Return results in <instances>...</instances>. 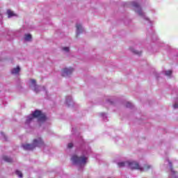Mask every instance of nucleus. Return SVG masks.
<instances>
[{
  "mask_svg": "<svg viewBox=\"0 0 178 178\" xmlns=\"http://www.w3.org/2000/svg\"><path fill=\"white\" fill-rule=\"evenodd\" d=\"M3 159L4 161H7V163H12L13 161L11 157H8V156H3Z\"/></svg>",
  "mask_w": 178,
  "mask_h": 178,
  "instance_id": "4468645a",
  "label": "nucleus"
},
{
  "mask_svg": "<svg viewBox=\"0 0 178 178\" xmlns=\"http://www.w3.org/2000/svg\"><path fill=\"white\" fill-rule=\"evenodd\" d=\"M124 7H131L134 9L136 13L138 15V16H140V17L143 18V22L145 24H147L150 26H153L152 20H151L149 17H147L146 13H144L143 8H141V6H140V4H138L137 1H128L127 3H124Z\"/></svg>",
  "mask_w": 178,
  "mask_h": 178,
  "instance_id": "f257e3e1",
  "label": "nucleus"
},
{
  "mask_svg": "<svg viewBox=\"0 0 178 178\" xmlns=\"http://www.w3.org/2000/svg\"><path fill=\"white\" fill-rule=\"evenodd\" d=\"M73 131H74V129H72V132H73Z\"/></svg>",
  "mask_w": 178,
  "mask_h": 178,
  "instance_id": "393cba45",
  "label": "nucleus"
},
{
  "mask_svg": "<svg viewBox=\"0 0 178 178\" xmlns=\"http://www.w3.org/2000/svg\"><path fill=\"white\" fill-rule=\"evenodd\" d=\"M31 38H32L31 34H25V35H24V40H25L26 41H31Z\"/></svg>",
  "mask_w": 178,
  "mask_h": 178,
  "instance_id": "2eb2a0df",
  "label": "nucleus"
},
{
  "mask_svg": "<svg viewBox=\"0 0 178 178\" xmlns=\"http://www.w3.org/2000/svg\"><path fill=\"white\" fill-rule=\"evenodd\" d=\"M168 163L169 164L170 169V178H178V174L172 168V163H171V161H170V160H168Z\"/></svg>",
  "mask_w": 178,
  "mask_h": 178,
  "instance_id": "6e6552de",
  "label": "nucleus"
},
{
  "mask_svg": "<svg viewBox=\"0 0 178 178\" xmlns=\"http://www.w3.org/2000/svg\"><path fill=\"white\" fill-rule=\"evenodd\" d=\"M130 51L135 54L136 55H141L143 54V51H138L137 49H135L134 47H130Z\"/></svg>",
  "mask_w": 178,
  "mask_h": 178,
  "instance_id": "f8f14e48",
  "label": "nucleus"
},
{
  "mask_svg": "<svg viewBox=\"0 0 178 178\" xmlns=\"http://www.w3.org/2000/svg\"><path fill=\"white\" fill-rule=\"evenodd\" d=\"M134 104H132V103H131V102H126V106L127 107H133Z\"/></svg>",
  "mask_w": 178,
  "mask_h": 178,
  "instance_id": "aec40b11",
  "label": "nucleus"
},
{
  "mask_svg": "<svg viewBox=\"0 0 178 178\" xmlns=\"http://www.w3.org/2000/svg\"><path fill=\"white\" fill-rule=\"evenodd\" d=\"M65 104L69 107L74 105V102L72 99V96H66L65 97Z\"/></svg>",
  "mask_w": 178,
  "mask_h": 178,
  "instance_id": "9d476101",
  "label": "nucleus"
},
{
  "mask_svg": "<svg viewBox=\"0 0 178 178\" xmlns=\"http://www.w3.org/2000/svg\"><path fill=\"white\" fill-rule=\"evenodd\" d=\"M76 35H79V34H81L84 31V28L82 23L77 22L76 24Z\"/></svg>",
  "mask_w": 178,
  "mask_h": 178,
  "instance_id": "1a4fd4ad",
  "label": "nucleus"
},
{
  "mask_svg": "<svg viewBox=\"0 0 178 178\" xmlns=\"http://www.w3.org/2000/svg\"><path fill=\"white\" fill-rule=\"evenodd\" d=\"M22 147L24 150H33V149H35V147H43V149H44V147H46V145L42 138L38 136V138L33 139L31 144L23 143Z\"/></svg>",
  "mask_w": 178,
  "mask_h": 178,
  "instance_id": "39448f33",
  "label": "nucleus"
},
{
  "mask_svg": "<svg viewBox=\"0 0 178 178\" xmlns=\"http://www.w3.org/2000/svg\"><path fill=\"white\" fill-rule=\"evenodd\" d=\"M73 146H74L73 143H68V145H67V147L69 148H72V147H73Z\"/></svg>",
  "mask_w": 178,
  "mask_h": 178,
  "instance_id": "5701e85b",
  "label": "nucleus"
},
{
  "mask_svg": "<svg viewBox=\"0 0 178 178\" xmlns=\"http://www.w3.org/2000/svg\"><path fill=\"white\" fill-rule=\"evenodd\" d=\"M35 118L38 119L40 125H42V124L46 121L47 117L44 113H42L41 110H35L31 114L26 117L25 124L29 125L31 122H33Z\"/></svg>",
  "mask_w": 178,
  "mask_h": 178,
  "instance_id": "7ed1b4c3",
  "label": "nucleus"
},
{
  "mask_svg": "<svg viewBox=\"0 0 178 178\" xmlns=\"http://www.w3.org/2000/svg\"><path fill=\"white\" fill-rule=\"evenodd\" d=\"M20 70H21V69H20L19 66H17V67H14L13 69H12L11 74H14V75H18V74H19Z\"/></svg>",
  "mask_w": 178,
  "mask_h": 178,
  "instance_id": "9b49d317",
  "label": "nucleus"
},
{
  "mask_svg": "<svg viewBox=\"0 0 178 178\" xmlns=\"http://www.w3.org/2000/svg\"><path fill=\"white\" fill-rule=\"evenodd\" d=\"M173 108H178V103H175V104H173Z\"/></svg>",
  "mask_w": 178,
  "mask_h": 178,
  "instance_id": "4be33fe9",
  "label": "nucleus"
},
{
  "mask_svg": "<svg viewBox=\"0 0 178 178\" xmlns=\"http://www.w3.org/2000/svg\"><path fill=\"white\" fill-rule=\"evenodd\" d=\"M118 167H128L131 170H140V171H148L150 168H152V165L149 164H145L144 167H140L137 161H122L118 163Z\"/></svg>",
  "mask_w": 178,
  "mask_h": 178,
  "instance_id": "20e7f679",
  "label": "nucleus"
},
{
  "mask_svg": "<svg viewBox=\"0 0 178 178\" xmlns=\"http://www.w3.org/2000/svg\"><path fill=\"white\" fill-rule=\"evenodd\" d=\"M172 70H166L165 71V76H168V77H170L172 76Z\"/></svg>",
  "mask_w": 178,
  "mask_h": 178,
  "instance_id": "a211bd4d",
  "label": "nucleus"
},
{
  "mask_svg": "<svg viewBox=\"0 0 178 178\" xmlns=\"http://www.w3.org/2000/svg\"><path fill=\"white\" fill-rule=\"evenodd\" d=\"M62 50L63 51V52H65V53L70 52L69 47H63Z\"/></svg>",
  "mask_w": 178,
  "mask_h": 178,
  "instance_id": "f3484780",
  "label": "nucleus"
},
{
  "mask_svg": "<svg viewBox=\"0 0 178 178\" xmlns=\"http://www.w3.org/2000/svg\"><path fill=\"white\" fill-rule=\"evenodd\" d=\"M29 87L36 93L40 92V91H44L45 94H47V91L45 87H41L40 86H38L36 84L35 80L34 79L29 80Z\"/></svg>",
  "mask_w": 178,
  "mask_h": 178,
  "instance_id": "423d86ee",
  "label": "nucleus"
},
{
  "mask_svg": "<svg viewBox=\"0 0 178 178\" xmlns=\"http://www.w3.org/2000/svg\"><path fill=\"white\" fill-rule=\"evenodd\" d=\"M92 153L91 147L90 146H86L83 150L82 156L79 157L76 154H74L71 158V161L75 165H79L80 167H84L87 163L88 156Z\"/></svg>",
  "mask_w": 178,
  "mask_h": 178,
  "instance_id": "f03ea898",
  "label": "nucleus"
},
{
  "mask_svg": "<svg viewBox=\"0 0 178 178\" xmlns=\"http://www.w3.org/2000/svg\"><path fill=\"white\" fill-rule=\"evenodd\" d=\"M7 14H8V17H13V16H17V14H15V13H13V11H11V10H8Z\"/></svg>",
  "mask_w": 178,
  "mask_h": 178,
  "instance_id": "ddd939ff",
  "label": "nucleus"
},
{
  "mask_svg": "<svg viewBox=\"0 0 178 178\" xmlns=\"http://www.w3.org/2000/svg\"><path fill=\"white\" fill-rule=\"evenodd\" d=\"M74 72V68L72 67H64L61 72L62 76L63 77H70L72 76V73Z\"/></svg>",
  "mask_w": 178,
  "mask_h": 178,
  "instance_id": "0eeeda50",
  "label": "nucleus"
},
{
  "mask_svg": "<svg viewBox=\"0 0 178 178\" xmlns=\"http://www.w3.org/2000/svg\"><path fill=\"white\" fill-rule=\"evenodd\" d=\"M2 136H3L4 139H6V136L3 132H1Z\"/></svg>",
  "mask_w": 178,
  "mask_h": 178,
  "instance_id": "b1692460",
  "label": "nucleus"
},
{
  "mask_svg": "<svg viewBox=\"0 0 178 178\" xmlns=\"http://www.w3.org/2000/svg\"><path fill=\"white\" fill-rule=\"evenodd\" d=\"M15 173L19 177V178H23L22 172H21V171L17 170Z\"/></svg>",
  "mask_w": 178,
  "mask_h": 178,
  "instance_id": "6ab92c4d",
  "label": "nucleus"
},
{
  "mask_svg": "<svg viewBox=\"0 0 178 178\" xmlns=\"http://www.w3.org/2000/svg\"><path fill=\"white\" fill-rule=\"evenodd\" d=\"M106 103L110 104V105H112V104H113V100H112V99H107Z\"/></svg>",
  "mask_w": 178,
  "mask_h": 178,
  "instance_id": "412c9836",
  "label": "nucleus"
},
{
  "mask_svg": "<svg viewBox=\"0 0 178 178\" xmlns=\"http://www.w3.org/2000/svg\"><path fill=\"white\" fill-rule=\"evenodd\" d=\"M100 116L102 117L103 120L106 121L107 120V114L106 113H100Z\"/></svg>",
  "mask_w": 178,
  "mask_h": 178,
  "instance_id": "dca6fc26",
  "label": "nucleus"
}]
</instances>
